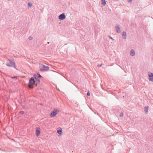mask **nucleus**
Listing matches in <instances>:
<instances>
[{
  "instance_id": "nucleus-23",
  "label": "nucleus",
  "mask_w": 153,
  "mask_h": 153,
  "mask_svg": "<svg viewBox=\"0 0 153 153\" xmlns=\"http://www.w3.org/2000/svg\"><path fill=\"white\" fill-rule=\"evenodd\" d=\"M29 39L30 40H31L33 39V38L31 36H30L29 38Z\"/></svg>"
},
{
  "instance_id": "nucleus-16",
  "label": "nucleus",
  "mask_w": 153,
  "mask_h": 153,
  "mask_svg": "<svg viewBox=\"0 0 153 153\" xmlns=\"http://www.w3.org/2000/svg\"><path fill=\"white\" fill-rule=\"evenodd\" d=\"M37 76H38L37 77L38 78H40L42 77V76L39 74L38 73H37Z\"/></svg>"
},
{
  "instance_id": "nucleus-24",
  "label": "nucleus",
  "mask_w": 153,
  "mask_h": 153,
  "mask_svg": "<svg viewBox=\"0 0 153 153\" xmlns=\"http://www.w3.org/2000/svg\"><path fill=\"white\" fill-rule=\"evenodd\" d=\"M109 37L112 40H114V39H113L112 37H111V36H109Z\"/></svg>"
},
{
  "instance_id": "nucleus-4",
  "label": "nucleus",
  "mask_w": 153,
  "mask_h": 153,
  "mask_svg": "<svg viewBox=\"0 0 153 153\" xmlns=\"http://www.w3.org/2000/svg\"><path fill=\"white\" fill-rule=\"evenodd\" d=\"M65 18L66 16L64 13H62L59 16V19L60 20H63Z\"/></svg>"
},
{
  "instance_id": "nucleus-18",
  "label": "nucleus",
  "mask_w": 153,
  "mask_h": 153,
  "mask_svg": "<svg viewBox=\"0 0 153 153\" xmlns=\"http://www.w3.org/2000/svg\"><path fill=\"white\" fill-rule=\"evenodd\" d=\"M19 113L21 114H23L24 113V111H20Z\"/></svg>"
},
{
  "instance_id": "nucleus-8",
  "label": "nucleus",
  "mask_w": 153,
  "mask_h": 153,
  "mask_svg": "<svg viewBox=\"0 0 153 153\" xmlns=\"http://www.w3.org/2000/svg\"><path fill=\"white\" fill-rule=\"evenodd\" d=\"M40 128H36V135L37 136H38L40 133Z\"/></svg>"
},
{
  "instance_id": "nucleus-6",
  "label": "nucleus",
  "mask_w": 153,
  "mask_h": 153,
  "mask_svg": "<svg viewBox=\"0 0 153 153\" xmlns=\"http://www.w3.org/2000/svg\"><path fill=\"white\" fill-rule=\"evenodd\" d=\"M149 80L151 82L153 81V73H150L149 74Z\"/></svg>"
},
{
  "instance_id": "nucleus-7",
  "label": "nucleus",
  "mask_w": 153,
  "mask_h": 153,
  "mask_svg": "<svg viewBox=\"0 0 153 153\" xmlns=\"http://www.w3.org/2000/svg\"><path fill=\"white\" fill-rule=\"evenodd\" d=\"M57 114V111L54 109L51 114L50 116L51 117H53L55 116Z\"/></svg>"
},
{
  "instance_id": "nucleus-21",
  "label": "nucleus",
  "mask_w": 153,
  "mask_h": 153,
  "mask_svg": "<svg viewBox=\"0 0 153 153\" xmlns=\"http://www.w3.org/2000/svg\"><path fill=\"white\" fill-rule=\"evenodd\" d=\"M87 95L88 96H90V92H89V91H88V92L87 93Z\"/></svg>"
},
{
  "instance_id": "nucleus-25",
  "label": "nucleus",
  "mask_w": 153,
  "mask_h": 153,
  "mask_svg": "<svg viewBox=\"0 0 153 153\" xmlns=\"http://www.w3.org/2000/svg\"><path fill=\"white\" fill-rule=\"evenodd\" d=\"M132 0H128V2H131Z\"/></svg>"
},
{
  "instance_id": "nucleus-22",
  "label": "nucleus",
  "mask_w": 153,
  "mask_h": 153,
  "mask_svg": "<svg viewBox=\"0 0 153 153\" xmlns=\"http://www.w3.org/2000/svg\"><path fill=\"white\" fill-rule=\"evenodd\" d=\"M102 64H98L97 65V66L99 67H100L102 65Z\"/></svg>"
},
{
  "instance_id": "nucleus-17",
  "label": "nucleus",
  "mask_w": 153,
  "mask_h": 153,
  "mask_svg": "<svg viewBox=\"0 0 153 153\" xmlns=\"http://www.w3.org/2000/svg\"><path fill=\"white\" fill-rule=\"evenodd\" d=\"M32 4V3H31L30 2L28 3V5L29 6H30V7H31Z\"/></svg>"
},
{
  "instance_id": "nucleus-5",
  "label": "nucleus",
  "mask_w": 153,
  "mask_h": 153,
  "mask_svg": "<svg viewBox=\"0 0 153 153\" xmlns=\"http://www.w3.org/2000/svg\"><path fill=\"white\" fill-rule=\"evenodd\" d=\"M115 29L116 32L118 33H119L120 32L121 30L119 26L118 25H117L115 26Z\"/></svg>"
},
{
  "instance_id": "nucleus-20",
  "label": "nucleus",
  "mask_w": 153,
  "mask_h": 153,
  "mask_svg": "<svg viewBox=\"0 0 153 153\" xmlns=\"http://www.w3.org/2000/svg\"><path fill=\"white\" fill-rule=\"evenodd\" d=\"M120 117L123 116V113H121L120 114Z\"/></svg>"
},
{
  "instance_id": "nucleus-10",
  "label": "nucleus",
  "mask_w": 153,
  "mask_h": 153,
  "mask_svg": "<svg viewBox=\"0 0 153 153\" xmlns=\"http://www.w3.org/2000/svg\"><path fill=\"white\" fill-rule=\"evenodd\" d=\"M130 55L131 56H134L135 55V52L134 51L133 49H132L131 50L130 53Z\"/></svg>"
},
{
  "instance_id": "nucleus-11",
  "label": "nucleus",
  "mask_w": 153,
  "mask_h": 153,
  "mask_svg": "<svg viewBox=\"0 0 153 153\" xmlns=\"http://www.w3.org/2000/svg\"><path fill=\"white\" fill-rule=\"evenodd\" d=\"M62 130L61 128H60L59 130H57V133L59 135H62Z\"/></svg>"
},
{
  "instance_id": "nucleus-1",
  "label": "nucleus",
  "mask_w": 153,
  "mask_h": 153,
  "mask_svg": "<svg viewBox=\"0 0 153 153\" xmlns=\"http://www.w3.org/2000/svg\"><path fill=\"white\" fill-rule=\"evenodd\" d=\"M35 83V81L33 77H32L29 80V88H30L32 89L33 88V85Z\"/></svg>"
},
{
  "instance_id": "nucleus-13",
  "label": "nucleus",
  "mask_w": 153,
  "mask_h": 153,
  "mask_svg": "<svg viewBox=\"0 0 153 153\" xmlns=\"http://www.w3.org/2000/svg\"><path fill=\"white\" fill-rule=\"evenodd\" d=\"M102 4L103 5H105L106 4V2L105 0H101Z\"/></svg>"
},
{
  "instance_id": "nucleus-15",
  "label": "nucleus",
  "mask_w": 153,
  "mask_h": 153,
  "mask_svg": "<svg viewBox=\"0 0 153 153\" xmlns=\"http://www.w3.org/2000/svg\"><path fill=\"white\" fill-rule=\"evenodd\" d=\"M38 76H37V73L36 74H35L34 75V79L35 78H38L37 77Z\"/></svg>"
},
{
  "instance_id": "nucleus-19",
  "label": "nucleus",
  "mask_w": 153,
  "mask_h": 153,
  "mask_svg": "<svg viewBox=\"0 0 153 153\" xmlns=\"http://www.w3.org/2000/svg\"><path fill=\"white\" fill-rule=\"evenodd\" d=\"M12 78L13 79H14L16 80V79H17V77L16 76L12 77Z\"/></svg>"
},
{
  "instance_id": "nucleus-14",
  "label": "nucleus",
  "mask_w": 153,
  "mask_h": 153,
  "mask_svg": "<svg viewBox=\"0 0 153 153\" xmlns=\"http://www.w3.org/2000/svg\"><path fill=\"white\" fill-rule=\"evenodd\" d=\"M148 107H146V106L145 107L144 111L146 112V113H147L148 111Z\"/></svg>"
},
{
  "instance_id": "nucleus-2",
  "label": "nucleus",
  "mask_w": 153,
  "mask_h": 153,
  "mask_svg": "<svg viewBox=\"0 0 153 153\" xmlns=\"http://www.w3.org/2000/svg\"><path fill=\"white\" fill-rule=\"evenodd\" d=\"M6 65L8 66L16 68L15 64L12 60L8 59L7 61Z\"/></svg>"
},
{
  "instance_id": "nucleus-3",
  "label": "nucleus",
  "mask_w": 153,
  "mask_h": 153,
  "mask_svg": "<svg viewBox=\"0 0 153 153\" xmlns=\"http://www.w3.org/2000/svg\"><path fill=\"white\" fill-rule=\"evenodd\" d=\"M42 67H41L40 69V71L42 72L43 71H47L49 70V67L42 65Z\"/></svg>"
},
{
  "instance_id": "nucleus-9",
  "label": "nucleus",
  "mask_w": 153,
  "mask_h": 153,
  "mask_svg": "<svg viewBox=\"0 0 153 153\" xmlns=\"http://www.w3.org/2000/svg\"><path fill=\"white\" fill-rule=\"evenodd\" d=\"M122 36L123 39H126V32L123 31V32L122 33Z\"/></svg>"
},
{
  "instance_id": "nucleus-12",
  "label": "nucleus",
  "mask_w": 153,
  "mask_h": 153,
  "mask_svg": "<svg viewBox=\"0 0 153 153\" xmlns=\"http://www.w3.org/2000/svg\"><path fill=\"white\" fill-rule=\"evenodd\" d=\"M34 79L35 81V82H36V85H37L38 83H39L40 82V79H39V78H35V79Z\"/></svg>"
}]
</instances>
